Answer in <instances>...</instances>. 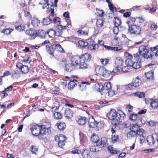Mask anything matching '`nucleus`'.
Instances as JSON below:
<instances>
[{
    "label": "nucleus",
    "mask_w": 158,
    "mask_h": 158,
    "mask_svg": "<svg viewBox=\"0 0 158 158\" xmlns=\"http://www.w3.org/2000/svg\"><path fill=\"white\" fill-rule=\"evenodd\" d=\"M145 102L147 104H150L151 106L153 108H156L158 107V99H146Z\"/></svg>",
    "instance_id": "nucleus-10"
},
{
    "label": "nucleus",
    "mask_w": 158,
    "mask_h": 158,
    "mask_svg": "<svg viewBox=\"0 0 158 158\" xmlns=\"http://www.w3.org/2000/svg\"><path fill=\"white\" fill-rule=\"evenodd\" d=\"M55 139L56 142L64 141L66 140L65 137L62 134L56 135L55 136Z\"/></svg>",
    "instance_id": "nucleus-28"
},
{
    "label": "nucleus",
    "mask_w": 158,
    "mask_h": 158,
    "mask_svg": "<svg viewBox=\"0 0 158 158\" xmlns=\"http://www.w3.org/2000/svg\"><path fill=\"white\" fill-rule=\"evenodd\" d=\"M118 114V112H117L114 109H112L107 114V116L108 118L110 120L115 118Z\"/></svg>",
    "instance_id": "nucleus-12"
},
{
    "label": "nucleus",
    "mask_w": 158,
    "mask_h": 158,
    "mask_svg": "<svg viewBox=\"0 0 158 158\" xmlns=\"http://www.w3.org/2000/svg\"><path fill=\"white\" fill-rule=\"evenodd\" d=\"M126 109L128 110L129 112H132L133 111V106L130 105H127Z\"/></svg>",
    "instance_id": "nucleus-60"
},
{
    "label": "nucleus",
    "mask_w": 158,
    "mask_h": 158,
    "mask_svg": "<svg viewBox=\"0 0 158 158\" xmlns=\"http://www.w3.org/2000/svg\"><path fill=\"white\" fill-rule=\"evenodd\" d=\"M100 60L102 64L104 65H106L109 61V60L107 58L105 59L102 58L100 59Z\"/></svg>",
    "instance_id": "nucleus-49"
},
{
    "label": "nucleus",
    "mask_w": 158,
    "mask_h": 158,
    "mask_svg": "<svg viewBox=\"0 0 158 158\" xmlns=\"http://www.w3.org/2000/svg\"><path fill=\"white\" fill-rule=\"evenodd\" d=\"M95 85L97 87L96 89L97 91L98 92H101L104 86H103L101 84L98 83L96 84Z\"/></svg>",
    "instance_id": "nucleus-47"
},
{
    "label": "nucleus",
    "mask_w": 158,
    "mask_h": 158,
    "mask_svg": "<svg viewBox=\"0 0 158 158\" xmlns=\"http://www.w3.org/2000/svg\"><path fill=\"white\" fill-rule=\"evenodd\" d=\"M129 27V31L131 34L138 35L140 33L141 29L139 26L133 25Z\"/></svg>",
    "instance_id": "nucleus-7"
},
{
    "label": "nucleus",
    "mask_w": 158,
    "mask_h": 158,
    "mask_svg": "<svg viewBox=\"0 0 158 158\" xmlns=\"http://www.w3.org/2000/svg\"><path fill=\"white\" fill-rule=\"evenodd\" d=\"M53 22L56 24H59L60 23V19L58 17L54 18L53 19Z\"/></svg>",
    "instance_id": "nucleus-61"
},
{
    "label": "nucleus",
    "mask_w": 158,
    "mask_h": 158,
    "mask_svg": "<svg viewBox=\"0 0 158 158\" xmlns=\"http://www.w3.org/2000/svg\"><path fill=\"white\" fill-rule=\"evenodd\" d=\"M98 146H92L90 148V151L93 152H95L98 151L99 149H98Z\"/></svg>",
    "instance_id": "nucleus-51"
},
{
    "label": "nucleus",
    "mask_w": 158,
    "mask_h": 158,
    "mask_svg": "<svg viewBox=\"0 0 158 158\" xmlns=\"http://www.w3.org/2000/svg\"><path fill=\"white\" fill-rule=\"evenodd\" d=\"M55 49L57 51L60 52H64V51L63 49L61 47V46L59 44L56 45L55 46Z\"/></svg>",
    "instance_id": "nucleus-43"
},
{
    "label": "nucleus",
    "mask_w": 158,
    "mask_h": 158,
    "mask_svg": "<svg viewBox=\"0 0 158 158\" xmlns=\"http://www.w3.org/2000/svg\"><path fill=\"white\" fill-rule=\"evenodd\" d=\"M16 29L19 31H23L25 29V27L23 25H20L15 27Z\"/></svg>",
    "instance_id": "nucleus-55"
},
{
    "label": "nucleus",
    "mask_w": 158,
    "mask_h": 158,
    "mask_svg": "<svg viewBox=\"0 0 158 158\" xmlns=\"http://www.w3.org/2000/svg\"><path fill=\"white\" fill-rule=\"evenodd\" d=\"M105 70L104 71L103 73H102V75H101V76L105 78H108L112 73H112V71L111 72L110 71L107 70L106 68L105 69Z\"/></svg>",
    "instance_id": "nucleus-30"
},
{
    "label": "nucleus",
    "mask_w": 158,
    "mask_h": 158,
    "mask_svg": "<svg viewBox=\"0 0 158 158\" xmlns=\"http://www.w3.org/2000/svg\"><path fill=\"white\" fill-rule=\"evenodd\" d=\"M92 141L94 143H96L97 146L100 148L106 146L107 144V140L105 137H102L99 140V138L98 135L94 133L93 134L91 137Z\"/></svg>",
    "instance_id": "nucleus-1"
},
{
    "label": "nucleus",
    "mask_w": 158,
    "mask_h": 158,
    "mask_svg": "<svg viewBox=\"0 0 158 158\" xmlns=\"http://www.w3.org/2000/svg\"><path fill=\"white\" fill-rule=\"evenodd\" d=\"M133 64L131 66L135 69L139 68L141 67V63L140 61H137L136 62H134Z\"/></svg>",
    "instance_id": "nucleus-36"
},
{
    "label": "nucleus",
    "mask_w": 158,
    "mask_h": 158,
    "mask_svg": "<svg viewBox=\"0 0 158 158\" xmlns=\"http://www.w3.org/2000/svg\"><path fill=\"white\" fill-rule=\"evenodd\" d=\"M103 20L102 18L101 19H98L96 23V26L99 27H101L103 25Z\"/></svg>",
    "instance_id": "nucleus-42"
},
{
    "label": "nucleus",
    "mask_w": 158,
    "mask_h": 158,
    "mask_svg": "<svg viewBox=\"0 0 158 158\" xmlns=\"http://www.w3.org/2000/svg\"><path fill=\"white\" fill-rule=\"evenodd\" d=\"M68 26H63L61 25H58L57 26V32H56V35L57 36H60L62 33L63 30H65L67 27Z\"/></svg>",
    "instance_id": "nucleus-15"
},
{
    "label": "nucleus",
    "mask_w": 158,
    "mask_h": 158,
    "mask_svg": "<svg viewBox=\"0 0 158 158\" xmlns=\"http://www.w3.org/2000/svg\"><path fill=\"white\" fill-rule=\"evenodd\" d=\"M125 56L126 58L125 62L128 66H131L132 64H133L134 61L133 60V57L132 56L127 52H125L124 53Z\"/></svg>",
    "instance_id": "nucleus-9"
},
{
    "label": "nucleus",
    "mask_w": 158,
    "mask_h": 158,
    "mask_svg": "<svg viewBox=\"0 0 158 158\" xmlns=\"http://www.w3.org/2000/svg\"><path fill=\"white\" fill-rule=\"evenodd\" d=\"M46 47L47 52L50 54L53 55L52 54L54 51L53 48L52 47H49L48 45H46Z\"/></svg>",
    "instance_id": "nucleus-45"
},
{
    "label": "nucleus",
    "mask_w": 158,
    "mask_h": 158,
    "mask_svg": "<svg viewBox=\"0 0 158 158\" xmlns=\"http://www.w3.org/2000/svg\"><path fill=\"white\" fill-rule=\"evenodd\" d=\"M81 58L82 61H85L90 60L91 57L89 54L85 53L81 57Z\"/></svg>",
    "instance_id": "nucleus-31"
},
{
    "label": "nucleus",
    "mask_w": 158,
    "mask_h": 158,
    "mask_svg": "<svg viewBox=\"0 0 158 158\" xmlns=\"http://www.w3.org/2000/svg\"><path fill=\"white\" fill-rule=\"evenodd\" d=\"M81 61V57L78 56H74L72 59V62L76 66L80 64Z\"/></svg>",
    "instance_id": "nucleus-18"
},
{
    "label": "nucleus",
    "mask_w": 158,
    "mask_h": 158,
    "mask_svg": "<svg viewBox=\"0 0 158 158\" xmlns=\"http://www.w3.org/2000/svg\"><path fill=\"white\" fill-rule=\"evenodd\" d=\"M53 113V116L55 119H61L62 117V115L60 112H52Z\"/></svg>",
    "instance_id": "nucleus-35"
},
{
    "label": "nucleus",
    "mask_w": 158,
    "mask_h": 158,
    "mask_svg": "<svg viewBox=\"0 0 158 158\" xmlns=\"http://www.w3.org/2000/svg\"><path fill=\"white\" fill-rule=\"evenodd\" d=\"M96 10L98 11V15L100 17H102L103 16L104 12L102 10H100L98 8H96Z\"/></svg>",
    "instance_id": "nucleus-57"
},
{
    "label": "nucleus",
    "mask_w": 158,
    "mask_h": 158,
    "mask_svg": "<svg viewBox=\"0 0 158 158\" xmlns=\"http://www.w3.org/2000/svg\"><path fill=\"white\" fill-rule=\"evenodd\" d=\"M130 67L131 66H128L127 65V66H124L123 68L121 67V68L119 69H114L112 71V73H116L120 72H122L123 73L127 72L129 70V67Z\"/></svg>",
    "instance_id": "nucleus-17"
},
{
    "label": "nucleus",
    "mask_w": 158,
    "mask_h": 158,
    "mask_svg": "<svg viewBox=\"0 0 158 158\" xmlns=\"http://www.w3.org/2000/svg\"><path fill=\"white\" fill-rule=\"evenodd\" d=\"M40 20L36 17H33L32 18L31 24L34 27H37L40 24Z\"/></svg>",
    "instance_id": "nucleus-21"
},
{
    "label": "nucleus",
    "mask_w": 158,
    "mask_h": 158,
    "mask_svg": "<svg viewBox=\"0 0 158 158\" xmlns=\"http://www.w3.org/2000/svg\"><path fill=\"white\" fill-rule=\"evenodd\" d=\"M78 34L79 35H87L88 34V33L86 31H83L81 30H79L77 32Z\"/></svg>",
    "instance_id": "nucleus-59"
},
{
    "label": "nucleus",
    "mask_w": 158,
    "mask_h": 158,
    "mask_svg": "<svg viewBox=\"0 0 158 158\" xmlns=\"http://www.w3.org/2000/svg\"><path fill=\"white\" fill-rule=\"evenodd\" d=\"M118 139V136L117 135H112L110 138L111 140L113 143H115Z\"/></svg>",
    "instance_id": "nucleus-44"
},
{
    "label": "nucleus",
    "mask_w": 158,
    "mask_h": 158,
    "mask_svg": "<svg viewBox=\"0 0 158 158\" xmlns=\"http://www.w3.org/2000/svg\"><path fill=\"white\" fill-rule=\"evenodd\" d=\"M146 77L149 79H152L153 77V72L151 71L149 72L145 73Z\"/></svg>",
    "instance_id": "nucleus-39"
},
{
    "label": "nucleus",
    "mask_w": 158,
    "mask_h": 158,
    "mask_svg": "<svg viewBox=\"0 0 158 158\" xmlns=\"http://www.w3.org/2000/svg\"><path fill=\"white\" fill-rule=\"evenodd\" d=\"M39 4L43 5L42 8L43 9L47 8L48 11L50 12V15L53 16L54 15V7L52 4L49 6L48 0H41Z\"/></svg>",
    "instance_id": "nucleus-3"
},
{
    "label": "nucleus",
    "mask_w": 158,
    "mask_h": 158,
    "mask_svg": "<svg viewBox=\"0 0 158 158\" xmlns=\"http://www.w3.org/2000/svg\"><path fill=\"white\" fill-rule=\"evenodd\" d=\"M141 132V131H139L138 133L134 132L133 131L131 130L130 131L128 132L127 134V137L129 139H131L133 137H135L137 135H140V133Z\"/></svg>",
    "instance_id": "nucleus-22"
},
{
    "label": "nucleus",
    "mask_w": 158,
    "mask_h": 158,
    "mask_svg": "<svg viewBox=\"0 0 158 158\" xmlns=\"http://www.w3.org/2000/svg\"><path fill=\"white\" fill-rule=\"evenodd\" d=\"M125 116V114L122 111L118 112V114L117 116L112 120V123L114 125L120 124L121 123V120L123 119Z\"/></svg>",
    "instance_id": "nucleus-5"
},
{
    "label": "nucleus",
    "mask_w": 158,
    "mask_h": 158,
    "mask_svg": "<svg viewBox=\"0 0 158 158\" xmlns=\"http://www.w3.org/2000/svg\"><path fill=\"white\" fill-rule=\"evenodd\" d=\"M157 28V26L155 23L152 24L150 26V28L152 30H156Z\"/></svg>",
    "instance_id": "nucleus-63"
},
{
    "label": "nucleus",
    "mask_w": 158,
    "mask_h": 158,
    "mask_svg": "<svg viewBox=\"0 0 158 158\" xmlns=\"http://www.w3.org/2000/svg\"><path fill=\"white\" fill-rule=\"evenodd\" d=\"M135 96H136L139 98H143L144 97V94L143 93L137 92L134 93Z\"/></svg>",
    "instance_id": "nucleus-52"
},
{
    "label": "nucleus",
    "mask_w": 158,
    "mask_h": 158,
    "mask_svg": "<svg viewBox=\"0 0 158 158\" xmlns=\"http://www.w3.org/2000/svg\"><path fill=\"white\" fill-rule=\"evenodd\" d=\"M73 113L71 110L69 109H66L64 113V116L67 118H70L73 116Z\"/></svg>",
    "instance_id": "nucleus-24"
},
{
    "label": "nucleus",
    "mask_w": 158,
    "mask_h": 158,
    "mask_svg": "<svg viewBox=\"0 0 158 158\" xmlns=\"http://www.w3.org/2000/svg\"><path fill=\"white\" fill-rule=\"evenodd\" d=\"M104 46L108 50H114V51H118L122 48V47L121 46H118L116 47H112L106 45Z\"/></svg>",
    "instance_id": "nucleus-25"
},
{
    "label": "nucleus",
    "mask_w": 158,
    "mask_h": 158,
    "mask_svg": "<svg viewBox=\"0 0 158 158\" xmlns=\"http://www.w3.org/2000/svg\"><path fill=\"white\" fill-rule=\"evenodd\" d=\"M56 125L58 128L60 130H63L66 127V125L64 123H57Z\"/></svg>",
    "instance_id": "nucleus-38"
},
{
    "label": "nucleus",
    "mask_w": 158,
    "mask_h": 158,
    "mask_svg": "<svg viewBox=\"0 0 158 158\" xmlns=\"http://www.w3.org/2000/svg\"><path fill=\"white\" fill-rule=\"evenodd\" d=\"M60 106V102L57 101H55L54 102L51 109L52 112H54L57 111Z\"/></svg>",
    "instance_id": "nucleus-20"
},
{
    "label": "nucleus",
    "mask_w": 158,
    "mask_h": 158,
    "mask_svg": "<svg viewBox=\"0 0 158 158\" xmlns=\"http://www.w3.org/2000/svg\"><path fill=\"white\" fill-rule=\"evenodd\" d=\"M85 61H82L81 60V62L80 63V68L81 69L86 68L87 67V64L84 62Z\"/></svg>",
    "instance_id": "nucleus-56"
},
{
    "label": "nucleus",
    "mask_w": 158,
    "mask_h": 158,
    "mask_svg": "<svg viewBox=\"0 0 158 158\" xmlns=\"http://www.w3.org/2000/svg\"><path fill=\"white\" fill-rule=\"evenodd\" d=\"M114 23L115 26L118 27L119 26L121 23V20L119 19V18L116 17L114 18Z\"/></svg>",
    "instance_id": "nucleus-37"
},
{
    "label": "nucleus",
    "mask_w": 158,
    "mask_h": 158,
    "mask_svg": "<svg viewBox=\"0 0 158 158\" xmlns=\"http://www.w3.org/2000/svg\"><path fill=\"white\" fill-rule=\"evenodd\" d=\"M51 22V19L49 17H47L43 19L42 23L44 25H48Z\"/></svg>",
    "instance_id": "nucleus-34"
},
{
    "label": "nucleus",
    "mask_w": 158,
    "mask_h": 158,
    "mask_svg": "<svg viewBox=\"0 0 158 158\" xmlns=\"http://www.w3.org/2000/svg\"><path fill=\"white\" fill-rule=\"evenodd\" d=\"M31 151L33 153L36 154L38 152V147L35 146H32L31 147Z\"/></svg>",
    "instance_id": "nucleus-53"
},
{
    "label": "nucleus",
    "mask_w": 158,
    "mask_h": 158,
    "mask_svg": "<svg viewBox=\"0 0 158 158\" xmlns=\"http://www.w3.org/2000/svg\"><path fill=\"white\" fill-rule=\"evenodd\" d=\"M72 152L73 154H82L83 158H88L89 156V152L86 150L75 149L73 150Z\"/></svg>",
    "instance_id": "nucleus-8"
},
{
    "label": "nucleus",
    "mask_w": 158,
    "mask_h": 158,
    "mask_svg": "<svg viewBox=\"0 0 158 158\" xmlns=\"http://www.w3.org/2000/svg\"><path fill=\"white\" fill-rule=\"evenodd\" d=\"M118 27L115 26L113 29V31L115 34L117 35L118 34L119 31Z\"/></svg>",
    "instance_id": "nucleus-62"
},
{
    "label": "nucleus",
    "mask_w": 158,
    "mask_h": 158,
    "mask_svg": "<svg viewBox=\"0 0 158 158\" xmlns=\"http://www.w3.org/2000/svg\"><path fill=\"white\" fill-rule=\"evenodd\" d=\"M23 73H27L28 72L29 69L28 66L23 65L22 68H21V70Z\"/></svg>",
    "instance_id": "nucleus-41"
},
{
    "label": "nucleus",
    "mask_w": 158,
    "mask_h": 158,
    "mask_svg": "<svg viewBox=\"0 0 158 158\" xmlns=\"http://www.w3.org/2000/svg\"><path fill=\"white\" fill-rule=\"evenodd\" d=\"M129 119L132 121H135L137 118V114H134V113L131 114L129 117Z\"/></svg>",
    "instance_id": "nucleus-48"
},
{
    "label": "nucleus",
    "mask_w": 158,
    "mask_h": 158,
    "mask_svg": "<svg viewBox=\"0 0 158 158\" xmlns=\"http://www.w3.org/2000/svg\"><path fill=\"white\" fill-rule=\"evenodd\" d=\"M111 86L110 82H106L105 83L104 88L106 89L109 90L111 88Z\"/></svg>",
    "instance_id": "nucleus-50"
},
{
    "label": "nucleus",
    "mask_w": 158,
    "mask_h": 158,
    "mask_svg": "<svg viewBox=\"0 0 158 158\" xmlns=\"http://www.w3.org/2000/svg\"><path fill=\"white\" fill-rule=\"evenodd\" d=\"M123 62V60L120 57L117 58L115 61V64L116 66L115 69H118L121 68L122 64Z\"/></svg>",
    "instance_id": "nucleus-16"
},
{
    "label": "nucleus",
    "mask_w": 158,
    "mask_h": 158,
    "mask_svg": "<svg viewBox=\"0 0 158 158\" xmlns=\"http://www.w3.org/2000/svg\"><path fill=\"white\" fill-rule=\"evenodd\" d=\"M25 33L29 36V39L31 40L34 39L37 35L36 31L32 29L27 31Z\"/></svg>",
    "instance_id": "nucleus-13"
},
{
    "label": "nucleus",
    "mask_w": 158,
    "mask_h": 158,
    "mask_svg": "<svg viewBox=\"0 0 158 158\" xmlns=\"http://www.w3.org/2000/svg\"><path fill=\"white\" fill-rule=\"evenodd\" d=\"M147 141L149 145L150 146L153 145L155 142V140L152 135H149L147 136Z\"/></svg>",
    "instance_id": "nucleus-27"
},
{
    "label": "nucleus",
    "mask_w": 158,
    "mask_h": 158,
    "mask_svg": "<svg viewBox=\"0 0 158 158\" xmlns=\"http://www.w3.org/2000/svg\"><path fill=\"white\" fill-rule=\"evenodd\" d=\"M105 68L103 66H97L95 69L96 72L98 75L101 76V75H102V73H103L104 71L105 70Z\"/></svg>",
    "instance_id": "nucleus-19"
},
{
    "label": "nucleus",
    "mask_w": 158,
    "mask_h": 158,
    "mask_svg": "<svg viewBox=\"0 0 158 158\" xmlns=\"http://www.w3.org/2000/svg\"><path fill=\"white\" fill-rule=\"evenodd\" d=\"M66 70L68 72H71L74 69L76 66L72 62L71 63L67 64L66 65Z\"/></svg>",
    "instance_id": "nucleus-26"
},
{
    "label": "nucleus",
    "mask_w": 158,
    "mask_h": 158,
    "mask_svg": "<svg viewBox=\"0 0 158 158\" xmlns=\"http://www.w3.org/2000/svg\"><path fill=\"white\" fill-rule=\"evenodd\" d=\"M78 123L80 125H84L86 122V118L85 117L80 116L76 118Z\"/></svg>",
    "instance_id": "nucleus-23"
},
{
    "label": "nucleus",
    "mask_w": 158,
    "mask_h": 158,
    "mask_svg": "<svg viewBox=\"0 0 158 158\" xmlns=\"http://www.w3.org/2000/svg\"><path fill=\"white\" fill-rule=\"evenodd\" d=\"M108 150L112 154H116L117 153V150L111 146L108 147Z\"/></svg>",
    "instance_id": "nucleus-46"
},
{
    "label": "nucleus",
    "mask_w": 158,
    "mask_h": 158,
    "mask_svg": "<svg viewBox=\"0 0 158 158\" xmlns=\"http://www.w3.org/2000/svg\"><path fill=\"white\" fill-rule=\"evenodd\" d=\"M12 31V29H6L3 30L2 32L4 33V34H5L8 35L10 34L11 32Z\"/></svg>",
    "instance_id": "nucleus-54"
},
{
    "label": "nucleus",
    "mask_w": 158,
    "mask_h": 158,
    "mask_svg": "<svg viewBox=\"0 0 158 158\" xmlns=\"http://www.w3.org/2000/svg\"><path fill=\"white\" fill-rule=\"evenodd\" d=\"M130 129L131 130L136 133H138V132H139V131H141V132L140 133V135L143 134L144 132L143 129L142 128H140V127L137 124H135L131 126L130 127Z\"/></svg>",
    "instance_id": "nucleus-14"
},
{
    "label": "nucleus",
    "mask_w": 158,
    "mask_h": 158,
    "mask_svg": "<svg viewBox=\"0 0 158 158\" xmlns=\"http://www.w3.org/2000/svg\"><path fill=\"white\" fill-rule=\"evenodd\" d=\"M41 128L42 126H33L31 129V132L33 135L37 136L41 134V133H44V132L43 130H42Z\"/></svg>",
    "instance_id": "nucleus-6"
},
{
    "label": "nucleus",
    "mask_w": 158,
    "mask_h": 158,
    "mask_svg": "<svg viewBox=\"0 0 158 158\" xmlns=\"http://www.w3.org/2000/svg\"><path fill=\"white\" fill-rule=\"evenodd\" d=\"M147 123L149 125L152 127L154 126L156 124L152 120H150L149 121H148Z\"/></svg>",
    "instance_id": "nucleus-64"
},
{
    "label": "nucleus",
    "mask_w": 158,
    "mask_h": 158,
    "mask_svg": "<svg viewBox=\"0 0 158 158\" xmlns=\"http://www.w3.org/2000/svg\"><path fill=\"white\" fill-rule=\"evenodd\" d=\"M77 80L74 79H71L68 85V88L70 89H73L75 85H77Z\"/></svg>",
    "instance_id": "nucleus-32"
},
{
    "label": "nucleus",
    "mask_w": 158,
    "mask_h": 158,
    "mask_svg": "<svg viewBox=\"0 0 158 158\" xmlns=\"http://www.w3.org/2000/svg\"><path fill=\"white\" fill-rule=\"evenodd\" d=\"M141 83V81L138 77H136L133 79L132 82L128 84L127 88L129 89H134L136 87L139 86Z\"/></svg>",
    "instance_id": "nucleus-4"
},
{
    "label": "nucleus",
    "mask_w": 158,
    "mask_h": 158,
    "mask_svg": "<svg viewBox=\"0 0 158 158\" xmlns=\"http://www.w3.org/2000/svg\"><path fill=\"white\" fill-rule=\"evenodd\" d=\"M139 52L144 58L148 59L152 56L153 53L149 52L148 47L146 46H141L139 48Z\"/></svg>",
    "instance_id": "nucleus-2"
},
{
    "label": "nucleus",
    "mask_w": 158,
    "mask_h": 158,
    "mask_svg": "<svg viewBox=\"0 0 158 158\" xmlns=\"http://www.w3.org/2000/svg\"><path fill=\"white\" fill-rule=\"evenodd\" d=\"M42 130H43L44 131V133H41L42 135H46V134H49L51 133V129L50 127L47 128L44 125H42Z\"/></svg>",
    "instance_id": "nucleus-33"
},
{
    "label": "nucleus",
    "mask_w": 158,
    "mask_h": 158,
    "mask_svg": "<svg viewBox=\"0 0 158 158\" xmlns=\"http://www.w3.org/2000/svg\"><path fill=\"white\" fill-rule=\"evenodd\" d=\"M116 93H117L115 92L114 91L110 90V89L108 90V96L111 97H112L114 95H115L116 94Z\"/></svg>",
    "instance_id": "nucleus-58"
},
{
    "label": "nucleus",
    "mask_w": 158,
    "mask_h": 158,
    "mask_svg": "<svg viewBox=\"0 0 158 158\" xmlns=\"http://www.w3.org/2000/svg\"><path fill=\"white\" fill-rule=\"evenodd\" d=\"M88 123L90 127L95 128L96 127H99L98 125L99 123L95 121L94 117L92 116L89 117Z\"/></svg>",
    "instance_id": "nucleus-11"
},
{
    "label": "nucleus",
    "mask_w": 158,
    "mask_h": 158,
    "mask_svg": "<svg viewBox=\"0 0 158 158\" xmlns=\"http://www.w3.org/2000/svg\"><path fill=\"white\" fill-rule=\"evenodd\" d=\"M98 48V45L97 44H90L88 46V48L90 50H95Z\"/></svg>",
    "instance_id": "nucleus-40"
},
{
    "label": "nucleus",
    "mask_w": 158,
    "mask_h": 158,
    "mask_svg": "<svg viewBox=\"0 0 158 158\" xmlns=\"http://www.w3.org/2000/svg\"><path fill=\"white\" fill-rule=\"evenodd\" d=\"M47 34L50 38H53L56 35V31L53 29H50L47 31Z\"/></svg>",
    "instance_id": "nucleus-29"
}]
</instances>
